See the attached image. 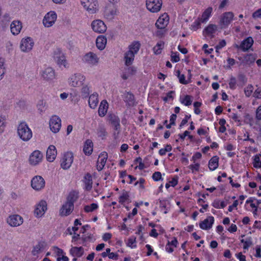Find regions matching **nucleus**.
Instances as JSON below:
<instances>
[{"instance_id": "obj_1", "label": "nucleus", "mask_w": 261, "mask_h": 261, "mask_svg": "<svg viewBox=\"0 0 261 261\" xmlns=\"http://www.w3.org/2000/svg\"><path fill=\"white\" fill-rule=\"evenodd\" d=\"M141 44L139 41H134L128 46V50L124 54V60L125 65L127 66L131 65L136 55L140 48Z\"/></svg>"}, {"instance_id": "obj_2", "label": "nucleus", "mask_w": 261, "mask_h": 261, "mask_svg": "<svg viewBox=\"0 0 261 261\" xmlns=\"http://www.w3.org/2000/svg\"><path fill=\"white\" fill-rule=\"evenodd\" d=\"M17 134L19 138L23 141H28L32 137L33 133L31 128L25 122H20L17 127Z\"/></svg>"}, {"instance_id": "obj_3", "label": "nucleus", "mask_w": 261, "mask_h": 261, "mask_svg": "<svg viewBox=\"0 0 261 261\" xmlns=\"http://www.w3.org/2000/svg\"><path fill=\"white\" fill-rule=\"evenodd\" d=\"M109 122L112 125L114 129L117 132L114 133V138L117 139L120 132V120L119 117L114 114H109L108 115Z\"/></svg>"}, {"instance_id": "obj_4", "label": "nucleus", "mask_w": 261, "mask_h": 261, "mask_svg": "<svg viewBox=\"0 0 261 261\" xmlns=\"http://www.w3.org/2000/svg\"><path fill=\"white\" fill-rule=\"evenodd\" d=\"M86 77L80 73H74L71 75L68 79V84L74 87H78L82 86L85 81Z\"/></svg>"}, {"instance_id": "obj_5", "label": "nucleus", "mask_w": 261, "mask_h": 261, "mask_svg": "<svg viewBox=\"0 0 261 261\" xmlns=\"http://www.w3.org/2000/svg\"><path fill=\"white\" fill-rule=\"evenodd\" d=\"M83 7L90 14H94L98 11V2L97 0H81Z\"/></svg>"}, {"instance_id": "obj_6", "label": "nucleus", "mask_w": 261, "mask_h": 261, "mask_svg": "<svg viewBox=\"0 0 261 261\" xmlns=\"http://www.w3.org/2000/svg\"><path fill=\"white\" fill-rule=\"evenodd\" d=\"M54 58L56 61L57 64L61 67L63 66L65 68L68 67V63L66 59L65 55L62 53L60 48H57L54 53Z\"/></svg>"}, {"instance_id": "obj_7", "label": "nucleus", "mask_w": 261, "mask_h": 261, "mask_svg": "<svg viewBox=\"0 0 261 261\" xmlns=\"http://www.w3.org/2000/svg\"><path fill=\"white\" fill-rule=\"evenodd\" d=\"M163 4L162 0H146V6L148 11L157 13L161 10Z\"/></svg>"}, {"instance_id": "obj_8", "label": "nucleus", "mask_w": 261, "mask_h": 261, "mask_svg": "<svg viewBox=\"0 0 261 261\" xmlns=\"http://www.w3.org/2000/svg\"><path fill=\"white\" fill-rule=\"evenodd\" d=\"M73 161V155L71 152H66L64 153L61 160V166L63 169H69Z\"/></svg>"}, {"instance_id": "obj_9", "label": "nucleus", "mask_w": 261, "mask_h": 261, "mask_svg": "<svg viewBox=\"0 0 261 261\" xmlns=\"http://www.w3.org/2000/svg\"><path fill=\"white\" fill-rule=\"evenodd\" d=\"M31 187L36 191H40L45 187V181L40 175L35 176L31 180Z\"/></svg>"}, {"instance_id": "obj_10", "label": "nucleus", "mask_w": 261, "mask_h": 261, "mask_svg": "<svg viewBox=\"0 0 261 261\" xmlns=\"http://www.w3.org/2000/svg\"><path fill=\"white\" fill-rule=\"evenodd\" d=\"M49 125L51 131L54 133H57L61 129V120L57 115L52 116L50 119Z\"/></svg>"}, {"instance_id": "obj_11", "label": "nucleus", "mask_w": 261, "mask_h": 261, "mask_svg": "<svg viewBox=\"0 0 261 261\" xmlns=\"http://www.w3.org/2000/svg\"><path fill=\"white\" fill-rule=\"evenodd\" d=\"M234 17L232 12H224L221 17L220 24L221 28H226L230 24Z\"/></svg>"}, {"instance_id": "obj_12", "label": "nucleus", "mask_w": 261, "mask_h": 261, "mask_svg": "<svg viewBox=\"0 0 261 261\" xmlns=\"http://www.w3.org/2000/svg\"><path fill=\"white\" fill-rule=\"evenodd\" d=\"M43 159V154L38 150H34L30 155L29 163L32 166H36L41 163Z\"/></svg>"}, {"instance_id": "obj_13", "label": "nucleus", "mask_w": 261, "mask_h": 261, "mask_svg": "<svg viewBox=\"0 0 261 261\" xmlns=\"http://www.w3.org/2000/svg\"><path fill=\"white\" fill-rule=\"evenodd\" d=\"M57 18V15L56 12L51 11L45 15L43 19V23L45 27H50L55 23Z\"/></svg>"}, {"instance_id": "obj_14", "label": "nucleus", "mask_w": 261, "mask_h": 261, "mask_svg": "<svg viewBox=\"0 0 261 261\" xmlns=\"http://www.w3.org/2000/svg\"><path fill=\"white\" fill-rule=\"evenodd\" d=\"M93 31L97 33H103L107 30V26L104 22L100 19L93 20L91 23Z\"/></svg>"}, {"instance_id": "obj_15", "label": "nucleus", "mask_w": 261, "mask_h": 261, "mask_svg": "<svg viewBox=\"0 0 261 261\" xmlns=\"http://www.w3.org/2000/svg\"><path fill=\"white\" fill-rule=\"evenodd\" d=\"M47 249V243L43 241H40L33 246L32 250V254L34 256L38 257L39 254Z\"/></svg>"}, {"instance_id": "obj_16", "label": "nucleus", "mask_w": 261, "mask_h": 261, "mask_svg": "<svg viewBox=\"0 0 261 261\" xmlns=\"http://www.w3.org/2000/svg\"><path fill=\"white\" fill-rule=\"evenodd\" d=\"M46 210V202L45 200H41L36 206L34 215L37 218H40L44 215Z\"/></svg>"}, {"instance_id": "obj_17", "label": "nucleus", "mask_w": 261, "mask_h": 261, "mask_svg": "<svg viewBox=\"0 0 261 261\" xmlns=\"http://www.w3.org/2000/svg\"><path fill=\"white\" fill-rule=\"evenodd\" d=\"M23 220L19 215H12L7 218V223L12 227H17L23 223Z\"/></svg>"}, {"instance_id": "obj_18", "label": "nucleus", "mask_w": 261, "mask_h": 261, "mask_svg": "<svg viewBox=\"0 0 261 261\" xmlns=\"http://www.w3.org/2000/svg\"><path fill=\"white\" fill-rule=\"evenodd\" d=\"M83 61L89 65H95L98 63L99 58L95 54L92 52H89L84 56Z\"/></svg>"}, {"instance_id": "obj_19", "label": "nucleus", "mask_w": 261, "mask_h": 261, "mask_svg": "<svg viewBox=\"0 0 261 261\" xmlns=\"http://www.w3.org/2000/svg\"><path fill=\"white\" fill-rule=\"evenodd\" d=\"M73 208L74 204L72 202H66L63 204L60 210V215L61 216H67L72 213Z\"/></svg>"}, {"instance_id": "obj_20", "label": "nucleus", "mask_w": 261, "mask_h": 261, "mask_svg": "<svg viewBox=\"0 0 261 261\" xmlns=\"http://www.w3.org/2000/svg\"><path fill=\"white\" fill-rule=\"evenodd\" d=\"M169 18L167 14H164L158 19L156 23V27L160 30L165 29L169 23Z\"/></svg>"}, {"instance_id": "obj_21", "label": "nucleus", "mask_w": 261, "mask_h": 261, "mask_svg": "<svg viewBox=\"0 0 261 261\" xmlns=\"http://www.w3.org/2000/svg\"><path fill=\"white\" fill-rule=\"evenodd\" d=\"M34 45V42L31 37H27L21 40L20 49L22 51L28 52L31 50Z\"/></svg>"}, {"instance_id": "obj_22", "label": "nucleus", "mask_w": 261, "mask_h": 261, "mask_svg": "<svg viewBox=\"0 0 261 261\" xmlns=\"http://www.w3.org/2000/svg\"><path fill=\"white\" fill-rule=\"evenodd\" d=\"M108 159V153L103 151L100 153L97 161L96 167L98 171L102 170L106 163Z\"/></svg>"}, {"instance_id": "obj_23", "label": "nucleus", "mask_w": 261, "mask_h": 261, "mask_svg": "<svg viewBox=\"0 0 261 261\" xmlns=\"http://www.w3.org/2000/svg\"><path fill=\"white\" fill-rule=\"evenodd\" d=\"M257 57L256 54L250 53L245 55L242 60L241 57L239 58V60L245 65H250L254 63Z\"/></svg>"}, {"instance_id": "obj_24", "label": "nucleus", "mask_w": 261, "mask_h": 261, "mask_svg": "<svg viewBox=\"0 0 261 261\" xmlns=\"http://www.w3.org/2000/svg\"><path fill=\"white\" fill-rule=\"evenodd\" d=\"M214 222V218L209 216L199 223V227L203 230H208L212 227Z\"/></svg>"}, {"instance_id": "obj_25", "label": "nucleus", "mask_w": 261, "mask_h": 261, "mask_svg": "<svg viewBox=\"0 0 261 261\" xmlns=\"http://www.w3.org/2000/svg\"><path fill=\"white\" fill-rule=\"evenodd\" d=\"M57 154V151L56 147L53 145L49 146L46 154L47 161L50 162H53L55 160Z\"/></svg>"}, {"instance_id": "obj_26", "label": "nucleus", "mask_w": 261, "mask_h": 261, "mask_svg": "<svg viewBox=\"0 0 261 261\" xmlns=\"http://www.w3.org/2000/svg\"><path fill=\"white\" fill-rule=\"evenodd\" d=\"M84 183V189L87 191H90L92 188V176L89 173H87L83 180Z\"/></svg>"}, {"instance_id": "obj_27", "label": "nucleus", "mask_w": 261, "mask_h": 261, "mask_svg": "<svg viewBox=\"0 0 261 261\" xmlns=\"http://www.w3.org/2000/svg\"><path fill=\"white\" fill-rule=\"evenodd\" d=\"M253 44V40L252 38L249 37L241 42L240 47L243 51H246L252 47Z\"/></svg>"}, {"instance_id": "obj_28", "label": "nucleus", "mask_w": 261, "mask_h": 261, "mask_svg": "<svg viewBox=\"0 0 261 261\" xmlns=\"http://www.w3.org/2000/svg\"><path fill=\"white\" fill-rule=\"evenodd\" d=\"M42 76L46 81L53 80L55 77L54 70L51 67H47L43 71Z\"/></svg>"}, {"instance_id": "obj_29", "label": "nucleus", "mask_w": 261, "mask_h": 261, "mask_svg": "<svg viewBox=\"0 0 261 261\" xmlns=\"http://www.w3.org/2000/svg\"><path fill=\"white\" fill-rule=\"evenodd\" d=\"M109 108V104L105 99L102 100L100 103L98 110V115L101 117H104L107 113Z\"/></svg>"}, {"instance_id": "obj_30", "label": "nucleus", "mask_w": 261, "mask_h": 261, "mask_svg": "<svg viewBox=\"0 0 261 261\" xmlns=\"http://www.w3.org/2000/svg\"><path fill=\"white\" fill-rule=\"evenodd\" d=\"M93 149V143L90 139H87L84 143L83 152L86 155H90L92 154Z\"/></svg>"}, {"instance_id": "obj_31", "label": "nucleus", "mask_w": 261, "mask_h": 261, "mask_svg": "<svg viewBox=\"0 0 261 261\" xmlns=\"http://www.w3.org/2000/svg\"><path fill=\"white\" fill-rule=\"evenodd\" d=\"M21 29L22 24L20 21H13L11 24V32L14 35H18Z\"/></svg>"}, {"instance_id": "obj_32", "label": "nucleus", "mask_w": 261, "mask_h": 261, "mask_svg": "<svg viewBox=\"0 0 261 261\" xmlns=\"http://www.w3.org/2000/svg\"><path fill=\"white\" fill-rule=\"evenodd\" d=\"M88 103L91 109H94L97 107L98 103V94L96 92L89 96Z\"/></svg>"}, {"instance_id": "obj_33", "label": "nucleus", "mask_w": 261, "mask_h": 261, "mask_svg": "<svg viewBox=\"0 0 261 261\" xmlns=\"http://www.w3.org/2000/svg\"><path fill=\"white\" fill-rule=\"evenodd\" d=\"M219 158L217 155L213 156L208 161V166L210 171L215 170L219 166Z\"/></svg>"}, {"instance_id": "obj_34", "label": "nucleus", "mask_w": 261, "mask_h": 261, "mask_svg": "<svg viewBox=\"0 0 261 261\" xmlns=\"http://www.w3.org/2000/svg\"><path fill=\"white\" fill-rule=\"evenodd\" d=\"M107 39L104 36H99L96 40V45L97 47L100 50H103L106 45Z\"/></svg>"}, {"instance_id": "obj_35", "label": "nucleus", "mask_w": 261, "mask_h": 261, "mask_svg": "<svg viewBox=\"0 0 261 261\" xmlns=\"http://www.w3.org/2000/svg\"><path fill=\"white\" fill-rule=\"evenodd\" d=\"M118 202L122 205L128 203L130 202V197L128 192L123 190L121 194L118 197Z\"/></svg>"}, {"instance_id": "obj_36", "label": "nucleus", "mask_w": 261, "mask_h": 261, "mask_svg": "<svg viewBox=\"0 0 261 261\" xmlns=\"http://www.w3.org/2000/svg\"><path fill=\"white\" fill-rule=\"evenodd\" d=\"M217 30V26L215 24H208L203 31V34L205 36H213Z\"/></svg>"}, {"instance_id": "obj_37", "label": "nucleus", "mask_w": 261, "mask_h": 261, "mask_svg": "<svg viewBox=\"0 0 261 261\" xmlns=\"http://www.w3.org/2000/svg\"><path fill=\"white\" fill-rule=\"evenodd\" d=\"M84 248L82 247H73L70 250V254L75 257H81L84 254Z\"/></svg>"}, {"instance_id": "obj_38", "label": "nucleus", "mask_w": 261, "mask_h": 261, "mask_svg": "<svg viewBox=\"0 0 261 261\" xmlns=\"http://www.w3.org/2000/svg\"><path fill=\"white\" fill-rule=\"evenodd\" d=\"M212 11L213 8L211 7H208L206 9L202 14L201 21L203 23L206 22L212 16Z\"/></svg>"}, {"instance_id": "obj_39", "label": "nucleus", "mask_w": 261, "mask_h": 261, "mask_svg": "<svg viewBox=\"0 0 261 261\" xmlns=\"http://www.w3.org/2000/svg\"><path fill=\"white\" fill-rule=\"evenodd\" d=\"M124 101L127 106L129 107L134 106L135 103L134 95L130 92H127L125 96Z\"/></svg>"}, {"instance_id": "obj_40", "label": "nucleus", "mask_w": 261, "mask_h": 261, "mask_svg": "<svg viewBox=\"0 0 261 261\" xmlns=\"http://www.w3.org/2000/svg\"><path fill=\"white\" fill-rule=\"evenodd\" d=\"M254 200L256 199L254 197H249L245 202V208L246 210L248 211H250L251 210L256 207L257 205H255L254 203Z\"/></svg>"}, {"instance_id": "obj_41", "label": "nucleus", "mask_w": 261, "mask_h": 261, "mask_svg": "<svg viewBox=\"0 0 261 261\" xmlns=\"http://www.w3.org/2000/svg\"><path fill=\"white\" fill-rule=\"evenodd\" d=\"M164 47V42L160 41L158 42L156 45L153 48V51L155 55H160L161 54L162 51Z\"/></svg>"}, {"instance_id": "obj_42", "label": "nucleus", "mask_w": 261, "mask_h": 261, "mask_svg": "<svg viewBox=\"0 0 261 261\" xmlns=\"http://www.w3.org/2000/svg\"><path fill=\"white\" fill-rule=\"evenodd\" d=\"M99 207L98 204L96 203H92L90 205H86L84 207V211L86 213H92L97 210Z\"/></svg>"}, {"instance_id": "obj_43", "label": "nucleus", "mask_w": 261, "mask_h": 261, "mask_svg": "<svg viewBox=\"0 0 261 261\" xmlns=\"http://www.w3.org/2000/svg\"><path fill=\"white\" fill-rule=\"evenodd\" d=\"M180 102L186 106H189L192 103V97L189 95H186L183 97H180Z\"/></svg>"}, {"instance_id": "obj_44", "label": "nucleus", "mask_w": 261, "mask_h": 261, "mask_svg": "<svg viewBox=\"0 0 261 261\" xmlns=\"http://www.w3.org/2000/svg\"><path fill=\"white\" fill-rule=\"evenodd\" d=\"M229 117L232 119L234 122L237 123L238 126L241 125V120L240 116L238 114L235 113H232L229 115Z\"/></svg>"}, {"instance_id": "obj_45", "label": "nucleus", "mask_w": 261, "mask_h": 261, "mask_svg": "<svg viewBox=\"0 0 261 261\" xmlns=\"http://www.w3.org/2000/svg\"><path fill=\"white\" fill-rule=\"evenodd\" d=\"M241 242L243 244V249L248 250V248L253 244L252 240L251 237L247 238L245 240H242Z\"/></svg>"}, {"instance_id": "obj_46", "label": "nucleus", "mask_w": 261, "mask_h": 261, "mask_svg": "<svg viewBox=\"0 0 261 261\" xmlns=\"http://www.w3.org/2000/svg\"><path fill=\"white\" fill-rule=\"evenodd\" d=\"M6 124V117L5 116H0V134L4 132Z\"/></svg>"}, {"instance_id": "obj_47", "label": "nucleus", "mask_w": 261, "mask_h": 261, "mask_svg": "<svg viewBox=\"0 0 261 261\" xmlns=\"http://www.w3.org/2000/svg\"><path fill=\"white\" fill-rule=\"evenodd\" d=\"M136 243V238L135 237L132 236L128 239L127 246L131 247L132 248H134L137 247Z\"/></svg>"}, {"instance_id": "obj_48", "label": "nucleus", "mask_w": 261, "mask_h": 261, "mask_svg": "<svg viewBox=\"0 0 261 261\" xmlns=\"http://www.w3.org/2000/svg\"><path fill=\"white\" fill-rule=\"evenodd\" d=\"M5 59L0 58V81L3 79L5 73V68L4 67Z\"/></svg>"}, {"instance_id": "obj_49", "label": "nucleus", "mask_w": 261, "mask_h": 261, "mask_svg": "<svg viewBox=\"0 0 261 261\" xmlns=\"http://www.w3.org/2000/svg\"><path fill=\"white\" fill-rule=\"evenodd\" d=\"M97 135L98 137L100 138L101 139H105L107 135V132L106 130V129L103 127L99 128L97 129Z\"/></svg>"}, {"instance_id": "obj_50", "label": "nucleus", "mask_w": 261, "mask_h": 261, "mask_svg": "<svg viewBox=\"0 0 261 261\" xmlns=\"http://www.w3.org/2000/svg\"><path fill=\"white\" fill-rule=\"evenodd\" d=\"M253 86L251 84L248 85L244 89L245 96L247 97H250L252 94Z\"/></svg>"}, {"instance_id": "obj_51", "label": "nucleus", "mask_w": 261, "mask_h": 261, "mask_svg": "<svg viewBox=\"0 0 261 261\" xmlns=\"http://www.w3.org/2000/svg\"><path fill=\"white\" fill-rule=\"evenodd\" d=\"M166 203L167 201L166 200H160V207L162 211H164V214H167L168 211Z\"/></svg>"}, {"instance_id": "obj_52", "label": "nucleus", "mask_w": 261, "mask_h": 261, "mask_svg": "<svg viewBox=\"0 0 261 261\" xmlns=\"http://www.w3.org/2000/svg\"><path fill=\"white\" fill-rule=\"evenodd\" d=\"M228 85L230 89L234 90L236 88L237 80L235 77L231 76L228 82Z\"/></svg>"}, {"instance_id": "obj_53", "label": "nucleus", "mask_w": 261, "mask_h": 261, "mask_svg": "<svg viewBox=\"0 0 261 261\" xmlns=\"http://www.w3.org/2000/svg\"><path fill=\"white\" fill-rule=\"evenodd\" d=\"M152 178L153 180L155 181H158L160 180L163 179L162 177V174L159 171H155L154 172L152 175Z\"/></svg>"}, {"instance_id": "obj_54", "label": "nucleus", "mask_w": 261, "mask_h": 261, "mask_svg": "<svg viewBox=\"0 0 261 261\" xmlns=\"http://www.w3.org/2000/svg\"><path fill=\"white\" fill-rule=\"evenodd\" d=\"M226 42L224 39L220 40L218 44L215 46L216 51L218 52V50L222 49L223 47L225 46Z\"/></svg>"}, {"instance_id": "obj_55", "label": "nucleus", "mask_w": 261, "mask_h": 261, "mask_svg": "<svg viewBox=\"0 0 261 261\" xmlns=\"http://www.w3.org/2000/svg\"><path fill=\"white\" fill-rule=\"evenodd\" d=\"M81 92H82V95L84 97H88V95H89V93H90V90H89V87L87 85H85V86H83L82 88Z\"/></svg>"}, {"instance_id": "obj_56", "label": "nucleus", "mask_w": 261, "mask_h": 261, "mask_svg": "<svg viewBox=\"0 0 261 261\" xmlns=\"http://www.w3.org/2000/svg\"><path fill=\"white\" fill-rule=\"evenodd\" d=\"M179 55L178 53H173L171 56V61L173 63H177L179 61Z\"/></svg>"}, {"instance_id": "obj_57", "label": "nucleus", "mask_w": 261, "mask_h": 261, "mask_svg": "<svg viewBox=\"0 0 261 261\" xmlns=\"http://www.w3.org/2000/svg\"><path fill=\"white\" fill-rule=\"evenodd\" d=\"M178 176L175 175L172 178L171 180L169 181V182L172 187H174L178 184Z\"/></svg>"}, {"instance_id": "obj_58", "label": "nucleus", "mask_w": 261, "mask_h": 261, "mask_svg": "<svg viewBox=\"0 0 261 261\" xmlns=\"http://www.w3.org/2000/svg\"><path fill=\"white\" fill-rule=\"evenodd\" d=\"M190 118L191 115H186L179 124V128H182L185 125H186Z\"/></svg>"}, {"instance_id": "obj_59", "label": "nucleus", "mask_w": 261, "mask_h": 261, "mask_svg": "<svg viewBox=\"0 0 261 261\" xmlns=\"http://www.w3.org/2000/svg\"><path fill=\"white\" fill-rule=\"evenodd\" d=\"M37 108L38 110L40 111V112H42L45 110V105L43 100L39 101L37 105Z\"/></svg>"}, {"instance_id": "obj_60", "label": "nucleus", "mask_w": 261, "mask_h": 261, "mask_svg": "<svg viewBox=\"0 0 261 261\" xmlns=\"http://www.w3.org/2000/svg\"><path fill=\"white\" fill-rule=\"evenodd\" d=\"M174 93L173 91H170L168 92L166 96L163 97V100L165 102H167L170 99H173V97L172 96V94Z\"/></svg>"}, {"instance_id": "obj_61", "label": "nucleus", "mask_w": 261, "mask_h": 261, "mask_svg": "<svg viewBox=\"0 0 261 261\" xmlns=\"http://www.w3.org/2000/svg\"><path fill=\"white\" fill-rule=\"evenodd\" d=\"M189 168L192 170V172L194 171H198L200 168V164L198 163L195 164H191L189 166Z\"/></svg>"}, {"instance_id": "obj_62", "label": "nucleus", "mask_w": 261, "mask_h": 261, "mask_svg": "<svg viewBox=\"0 0 261 261\" xmlns=\"http://www.w3.org/2000/svg\"><path fill=\"white\" fill-rule=\"evenodd\" d=\"M200 26V23L197 21H195L191 25L190 29L193 31H197Z\"/></svg>"}, {"instance_id": "obj_63", "label": "nucleus", "mask_w": 261, "mask_h": 261, "mask_svg": "<svg viewBox=\"0 0 261 261\" xmlns=\"http://www.w3.org/2000/svg\"><path fill=\"white\" fill-rule=\"evenodd\" d=\"M252 16L254 19L261 18V8L254 12L252 13Z\"/></svg>"}, {"instance_id": "obj_64", "label": "nucleus", "mask_w": 261, "mask_h": 261, "mask_svg": "<svg viewBox=\"0 0 261 261\" xmlns=\"http://www.w3.org/2000/svg\"><path fill=\"white\" fill-rule=\"evenodd\" d=\"M253 96L257 99L261 98V89L259 88H257L253 94Z\"/></svg>"}]
</instances>
